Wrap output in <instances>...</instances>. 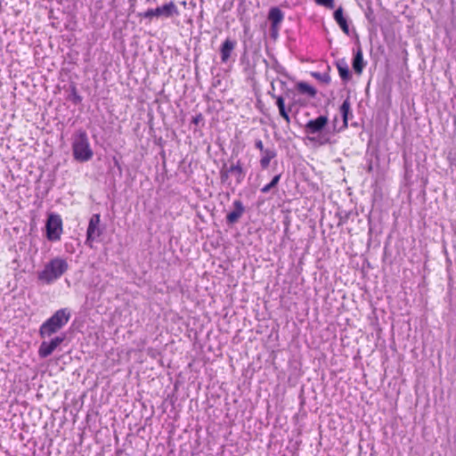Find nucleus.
<instances>
[{
	"mask_svg": "<svg viewBox=\"0 0 456 456\" xmlns=\"http://www.w3.org/2000/svg\"><path fill=\"white\" fill-rule=\"evenodd\" d=\"M228 168L230 175H233L236 177V183H241L245 177V171L242 167V163L238 159L235 163H232Z\"/></svg>",
	"mask_w": 456,
	"mask_h": 456,
	"instance_id": "nucleus-13",
	"label": "nucleus"
},
{
	"mask_svg": "<svg viewBox=\"0 0 456 456\" xmlns=\"http://www.w3.org/2000/svg\"><path fill=\"white\" fill-rule=\"evenodd\" d=\"M336 67L338 69L340 78L344 83L348 82L351 77V72L348 68V64L345 59H339L336 61Z\"/></svg>",
	"mask_w": 456,
	"mask_h": 456,
	"instance_id": "nucleus-14",
	"label": "nucleus"
},
{
	"mask_svg": "<svg viewBox=\"0 0 456 456\" xmlns=\"http://www.w3.org/2000/svg\"><path fill=\"white\" fill-rule=\"evenodd\" d=\"M179 15V9L174 1L165 3L164 4L154 9L150 8L144 12L139 14V16L142 18L147 19L149 20H151L153 18L171 19L174 17H178Z\"/></svg>",
	"mask_w": 456,
	"mask_h": 456,
	"instance_id": "nucleus-5",
	"label": "nucleus"
},
{
	"mask_svg": "<svg viewBox=\"0 0 456 456\" xmlns=\"http://www.w3.org/2000/svg\"><path fill=\"white\" fill-rule=\"evenodd\" d=\"M281 173L276 174L271 180V183L273 185V187L277 190V186L281 181Z\"/></svg>",
	"mask_w": 456,
	"mask_h": 456,
	"instance_id": "nucleus-25",
	"label": "nucleus"
},
{
	"mask_svg": "<svg viewBox=\"0 0 456 456\" xmlns=\"http://www.w3.org/2000/svg\"><path fill=\"white\" fill-rule=\"evenodd\" d=\"M271 36L273 38H276L279 35L280 26H271Z\"/></svg>",
	"mask_w": 456,
	"mask_h": 456,
	"instance_id": "nucleus-29",
	"label": "nucleus"
},
{
	"mask_svg": "<svg viewBox=\"0 0 456 456\" xmlns=\"http://www.w3.org/2000/svg\"><path fill=\"white\" fill-rule=\"evenodd\" d=\"M232 205L234 209L226 216V223L228 224L237 223L245 211V208L240 200H234Z\"/></svg>",
	"mask_w": 456,
	"mask_h": 456,
	"instance_id": "nucleus-10",
	"label": "nucleus"
},
{
	"mask_svg": "<svg viewBox=\"0 0 456 456\" xmlns=\"http://www.w3.org/2000/svg\"><path fill=\"white\" fill-rule=\"evenodd\" d=\"M101 216L100 214H94L88 224L86 231V245L90 248H94V242L97 241L102 234V229L100 227Z\"/></svg>",
	"mask_w": 456,
	"mask_h": 456,
	"instance_id": "nucleus-7",
	"label": "nucleus"
},
{
	"mask_svg": "<svg viewBox=\"0 0 456 456\" xmlns=\"http://www.w3.org/2000/svg\"><path fill=\"white\" fill-rule=\"evenodd\" d=\"M313 76L316 78L322 79L325 83H329L330 81V77L328 75H324L322 77L320 73H314Z\"/></svg>",
	"mask_w": 456,
	"mask_h": 456,
	"instance_id": "nucleus-31",
	"label": "nucleus"
},
{
	"mask_svg": "<svg viewBox=\"0 0 456 456\" xmlns=\"http://www.w3.org/2000/svg\"><path fill=\"white\" fill-rule=\"evenodd\" d=\"M296 87L300 94H306L312 98L315 97L317 94V91L314 86L304 81L298 82L296 85Z\"/></svg>",
	"mask_w": 456,
	"mask_h": 456,
	"instance_id": "nucleus-18",
	"label": "nucleus"
},
{
	"mask_svg": "<svg viewBox=\"0 0 456 456\" xmlns=\"http://www.w3.org/2000/svg\"><path fill=\"white\" fill-rule=\"evenodd\" d=\"M255 148L259 150L260 152H264L266 148L264 147V143L260 139L255 140Z\"/></svg>",
	"mask_w": 456,
	"mask_h": 456,
	"instance_id": "nucleus-28",
	"label": "nucleus"
},
{
	"mask_svg": "<svg viewBox=\"0 0 456 456\" xmlns=\"http://www.w3.org/2000/svg\"><path fill=\"white\" fill-rule=\"evenodd\" d=\"M203 121H204V117L201 113H199L197 115H195L194 117H192V119H191V124L195 125V126H199V125H203Z\"/></svg>",
	"mask_w": 456,
	"mask_h": 456,
	"instance_id": "nucleus-23",
	"label": "nucleus"
},
{
	"mask_svg": "<svg viewBox=\"0 0 456 456\" xmlns=\"http://www.w3.org/2000/svg\"><path fill=\"white\" fill-rule=\"evenodd\" d=\"M269 94L272 98L276 100V105L278 107V110L285 106L284 99L282 96H278L273 94L272 92H269Z\"/></svg>",
	"mask_w": 456,
	"mask_h": 456,
	"instance_id": "nucleus-22",
	"label": "nucleus"
},
{
	"mask_svg": "<svg viewBox=\"0 0 456 456\" xmlns=\"http://www.w3.org/2000/svg\"><path fill=\"white\" fill-rule=\"evenodd\" d=\"M230 172H228V168H223L220 172L221 181L224 183L229 178Z\"/></svg>",
	"mask_w": 456,
	"mask_h": 456,
	"instance_id": "nucleus-27",
	"label": "nucleus"
},
{
	"mask_svg": "<svg viewBox=\"0 0 456 456\" xmlns=\"http://www.w3.org/2000/svg\"><path fill=\"white\" fill-rule=\"evenodd\" d=\"M71 312L69 308L57 310L49 319H47L39 329L41 338L51 337L53 334L61 330L69 321Z\"/></svg>",
	"mask_w": 456,
	"mask_h": 456,
	"instance_id": "nucleus-3",
	"label": "nucleus"
},
{
	"mask_svg": "<svg viewBox=\"0 0 456 456\" xmlns=\"http://www.w3.org/2000/svg\"><path fill=\"white\" fill-rule=\"evenodd\" d=\"M284 19L283 12L278 7H272L268 12L271 26H280Z\"/></svg>",
	"mask_w": 456,
	"mask_h": 456,
	"instance_id": "nucleus-17",
	"label": "nucleus"
},
{
	"mask_svg": "<svg viewBox=\"0 0 456 456\" xmlns=\"http://www.w3.org/2000/svg\"><path fill=\"white\" fill-rule=\"evenodd\" d=\"M63 232L62 220L60 215L50 213L45 223V235L49 241L61 240Z\"/></svg>",
	"mask_w": 456,
	"mask_h": 456,
	"instance_id": "nucleus-6",
	"label": "nucleus"
},
{
	"mask_svg": "<svg viewBox=\"0 0 456 456\" xmlns=\"http://www.w3.org/2000/svg\"><path fill=\"white\" fill-rule=\"evenodd\" d=\"M260 191L262 193H265V194H266L272 191H273V192L277 191V190L273 187V185L271 183L265 184L264 187L261 188Z\"/></svg>",
	"mask_w": 456,
	"mask_h": 456,
	"instance_id": "nucleus-24",
	"label": "nucleus"
},
{
	"mask_svg": "<svg viewBox=\"0 0 456 456\" xmlns=\"http://www.w3.org/2000/svg\"><path fill=\"white\" fill-rule=\"evenodd\" d=\"M72 152L74 159L78 162H86L94 156L90 146L88 135L83 129L77 130L72 139Z\"/></svg>",
	"mask_w": 456,
	"mask_h": 456,
	"instance_id": "nucleus-4",
	"label": "nucleus"
},
{
	"mask_svg": "<svg viewBox=\"0 0 456 456\" xmlns=\"http://www.w3.org/2000/svg\"><path fill=\"white\" fill-rule=\"evenodd\" d=\"M339 111L341 113L342 118H343V128H346L348 126V119L349 118L353 117L352 111H351V103L349 101V98H346L343 103L341 104L339 108Z\"/></svg>",
	"mask_w": 456,
	"mask_h": 456,
	"instance_id": "nucleus-16",
	"label": "nucleus"
},
{
	"mask_svg": "<svg viewBox=\"0 0 456 456\" xmlns=\"http://www.w3.org/2000/svg\"><path fill=\"white\" fill-rule=\"evenodd\" d=\"M69 269V264L62 257H53L46 263L42 271L37 273V279L44 284H53Z\"/></svg>",
	"mask_w": 456,
	"mask_h": 456,
	"instance_id": "nucleus-2",
	"label": "nucleus"
},
{
	"mask_svg": "<svg viewBox=\"0 0 456 456\" xmlns=\"http://www.w3.org/2000/svg\"><path fill=\"white\" fill-rule=\"evenodd\" d=\"M304 132L309 141L318 145L332 143V137L336 133V127L329 126V118L325 115H320L316 118L310 119L304 126Z\"/></svg>",
	"mask_w": 456,
	"mask_h": 456,
	"instance_id": "nucleus-1",
	"label": "nucleus"
},
{
	"mask_svg": "<svg viewBox=\"0 0 456 456\" xmlns=\"http://www.w3.org/2000/svg\"><path fill=\"white\" fill-rule=\"evenodd\" d=\"M277 157V151L273 147L266 148L264 152L261 153L259 159L260 167L265 170L267 169L271 164L272 159Z\"/></svg>",
	"mask_w": 456,
	"mask_h": 456,
	"instance_id": "nucleus-11",
	"label": "nucleus"
},
{
	"mask_svg": "<svg viewBox=\"0 0 456 456\" xmlns=\"http://www.w3.org/2000/svg\"><path fill=\"white\" fill-rule=\"evenodd\" d=\"M365 62L363 61L362 51L359 46L357 51L354 54L353 58V69L356 74H362Z\"/></svg>",
	"mask_w": 456,
	"mask_h": 456,
	"instance_id": "nucleus-15",
	"label": "nucleus"
},
{
	"mask_svg": "<svg viewBox=\"0 0 456 456\" xmlns=\"http://www.w3.org/2000/svg\"><path fill=\"white\" fill-rule=\"evenodd\" d=\"M338 225H343L344 224L346 223V220H347V217H348V215L346 214L345 216H342L341 214H338Z\"/></svg>",
	"mask_w": 456,
	"mask_h": 456,
	"instance_id": "nucleus-30",
	"label": "nucleus"
},
{
	"mask_svg": "<svg viewBox=\"0 0 456 456\" xmlns=\"http://www.w3.org/2000/svg\"><path fill=\"white\" fill-rule=\"evenodd\" d=\"M64 336H58L50 341H43L38 349V354L41 358H46L64 341Z\"/></svg>",
	"mask_w": 456,
	"mask_h": 456,
	"instance_id": "nucleus-8",
	"label": "nucleus"
},
{
	"mask_svg": "<svg viewBox=\"0 0 456 456\" xmlns=\"http://www.w3.org/2000/svg\"><path fill=\"white\" fill-rule=\"evenodd\" d=\"M316 4L332 10L335 8V0H314Z\"/></svg>",
	"mask_w": 456,
	"mask_h": 456,
	"instance_id": "nucleus-21",
	"label": "nucleus"
},
{
	"mask_svg": "<svg viewBox=\"0 0 456 456\" xmlns=\"http://www.w3.org/2000/svg\"><path fill=\"white\" fill-rule=\"evenodd\" d=\"M68 99L75 105H77L82 102V97L77 94V90L75 86H71Z\"/></svg>",
	"mask_w": 456,
	"mask_h": 456,
	"instance_id": "nucleus-19",
	"label": "nucleus"
},
{
	"mask_svg": "<svg viewBox=\"0 0 456 456\" xmlns=\"http://www.w3.org/2000/svg\"><path fill=\"white\" fill-rule=\"evenodd\" d=\"M273 69H274L277 73L281 74V75H284L285 77H287V73H286V71H285V69H284V67H282L281 64H279V63H275V64L273 65Z\"/></svg>",
	"mask_w": 456,
	"mask_h": 456,
	"instance_id": "nucleus-26",
	"label": "nucleus"
},
{
	"mask_svg": "<svg viewBox=\"0 0 456 456\" xmlns=\"http://www.w3.org/2000/svg\"><path fill=\"white\" fill-rule=\"evenodd\" d=\"M334 20L341 28V30L346 34L347 36L350 35V29L348 25L347 19L344 16L343 8L340 6L338 9L335 10L333 13Z\"/></svg>",
	"mask_w": 456,
	"mask_h": 456,
	"instance_id": "nucleus-12",
	"label": "nucleus"
},
{
	"mask_svg": "<svg viewBox=\"0 0 456 456\" xmlns=\"http://www.w3.org/2000/svg\"><path fill=\"white\" fill-rule=\"evenodd\" d=\"M237 45V42L235 39H232L227 37L223 44L220 45L219 53L221 62L224 64L228 63L229 60L232 57V54Z\"/></svg>",
	"mask_w": 456,
	"mask_h": 456,
	"instance_id": "nucleus-9",
	"label": "nucleus"
},
{
	"mask_svg": "<svg viewBox=\"0 0 456 456\" xmlns=\"http://www.w3.org/2000/svg\"><path fill=\"white\" fill-rule=\"evenodd\" d=\"M293 105H294L293 103L289 104L288 110L286 109V106L279 109V114L281 115V117H282L286 120V122L288 124H289V122H290L289 111H291Z\"/></svg>",
	"mask_w": 456,
	"mask_h": 456,
	"instance_id": "nucleus-20",
	"label": "nucleus"
}]
</instances>
